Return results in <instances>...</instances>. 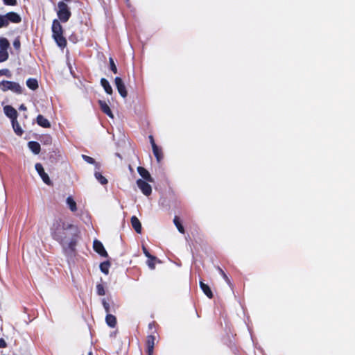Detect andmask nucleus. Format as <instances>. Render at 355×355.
<instances>
[{
	"label": "nucleus",
	"mask_w": 355,
	"mask_h": 355,
	"mask_svg": "<svg viewBox=\"0 0 355 355\" xmlns=\"http://www.w3.org/2000/svg\"><path fill=\"white\" fill-rule=\"evenodd\" d=\"M50 232L52 238L61 245L66 254H71L75 251L80 237V230L76 225L68 220L58 218L53 222Z\"/></svg>",
	"instance_id": "nucleus-1"
},
{
	"label": "nucleus",
	"mask_w": 355,
	"mask_h": 355,
	"mask_svg": "<svg viewBox=\"0 0 355 355\" xmlns=\"http://www.w3.org/2000/svg\"><path fill=\"white\" fill-rule=\"evenodd\" d=\"M52 36L56 44L60 48H64L67 45V40L63 36V29L58 19H55L52 24Z\"/></svg>",
	"instance_id": "nucleus-2"
},
{
	"label": "nucleus",
	"mask_w": 355,
	"mask_h": 355,
	"mask_svg": "<svg viewBox=\"0 0 355 355\" xmlns=\"http://www.w3.org/2000/svg\"><path fill=\"white\" fill-rule=\"evenodd\" d=\"M56 12L58 17V20L63 23L67 22L71 15L70 9L64 1H59L58 3Z\"/></svg>",
	"instance_id": "nucleus-3"
},
{
	"label": "nucleus",
	"mask_w": 355,
	"mask_h": 355,
	"mask_svg": "<svg viewBox=\"0 0 355 355\" xmlns=\"http://www.w3.org/2000/svg\"><path fill=\"white\" fill-rule=\"evenodd\" d=\"M0 89L3 92L10 90L17 94L21 93V87L17 83L8 80L0 82Z\"/></svg>",
	"instance_id": "nucleus-4"
},
{
	"label": "nucleus",
	"mask_w": 355,
	"mask_h": 355,
	"mask_svg": "<svg viewBox=\"0 0 355 355\" xmlns=\"http://www.w3.org/2000/svg\"><path fill=\"white\" fill-rule=\"evenodd\" d=\"M35 168L43 182L48 185H51L52 182L48 174L45 173L42 165L40 163H37L35 164Z\"/></svg>",
	"instance_id": "nucleus-5"
},
{
	"label": "nucleus",
	"mask_w": 355,
	"mask_h": 355,
	"mask_svg": "<svg viewBox=\"0 0 355 355\" xmlns=\"http://www.w3.org/2000/svg\"><path fill=\"white\" fill-rule=\"evenodd\" d=\"M137 187L140 189L143 194L148 196L152 193L151 186L145 180L139 179L137 180Z\"/></svg>",
	"instance_id": "nucleus-6"
},
{
	"label": "nucleus",
	"mask_w": 355,
	"mask_h": 355,
	"mask_svg": "<svg viewBox=\"0 0 355 355\" xmlns=\"http://www.w3.org/2000/svg\"><path fill=\"white\" fill-rule=\"evenodd\" d=\"M114 83L119 94L123 98H125L128 95V92L122 79L119 77H116L114 79Z\"/></svg>",
	"instance_id": "nucleus-7"
},
{
	"label": "nucleus",
	"mask_w": 355,
	"mask_h": 355,
	"mask_svg": "<svg viewBox=\"0 0 355 355\" xmlns=\"http://www.w3.org/2000/svg\"><path fill=\"white\" fill-rule=\"evenodd\" d=\"M93 248H94V250L98 254H99L101 256H103V257L107 256V253L106 250H105L104 246L101 241H99L98 240H95L93 243Z\"/></svg>",
	"instance_id": "nucleus-8"
},
{
	"label": "nucleus",
	"mask_w": 355,
	"mask_h": 355,
	"mask_svg": "<svg viewBox=\"0 0 355 355\" xmlns=\"http://www.w3.org/2000/svg\"><path fill=\"white\" fill-rule=\"evenodd\" d=\"M137 171L144 180L149 182H154V179L146 168L139 166L137 168Z\"/></svg>",
	"instance_id": "nucleus-9"
},
{
	"label": "nucleus",
	"mask_w": 355,
	"mask_h": 355,
	"mask_svg": "<svg viewBox=\"0 0 355 355\" xmlns=\"http://www.w3.org/2000/svg\"><path fill=\"white\" fill-rule=\"evenodd\" d=\"M3 110H4L5 114L8 117H9L12 120V121L13 120L17 119V112L16 110L14 109L12 106L6 105L4 107Z\"/></svg>",
	"instance_id": "nucleus-10"
},
{
	"label": "nucleus",
	"mask_w": 355,
	"mask_h": 355,
	"mask_svg": "<svg viewBox=\"0 0 355 355\" xmlns=\"http://www.w3.org/2000/svg\"><path fill=\"white\" fill-rule=\"evenodd\" d=\"M6 17L8 24L10 21L12 23H19L21 20V17L17 13L14 12L7 13Z\"/></svg>",
	"instance_id": "nucleus-11"
},
{
	"label": "nucleus",
	"mask_w": 355,
	"mask_h": 355,
	"mask_svg": "<svg viewBox=\"0 0 355 355\" xmlns=\"http://www.w3.org/2000/svg\"><path fill=\"white\" fill-rule=\"evenodd\" d=\"M155 337L153 335H150L147 337L146 345L148 355H153V348L155 345Z\"/></svg>",
	"instance_id": "nucleus-12"
},
{
	"label": "nucleus",
	"mask_w": 355,
	"mask_h": 355,
	"mask_svg": "<svg viewBox=\"0 0 355 355\" xmlns=\"http://www.w3.org/2000/svg\"><path fill=\"white\" fill-rule=\"evenodd\" d=\"M98 103H99V105H100V107H101V110L105 114H106L107 116H109L111 118L114 117V116H113V114L112 113V111H111L109 105L107 104L106 102L103 101H99Z\"/></svg>",
	"instance_id": "nucleus-13"
},
{
	"label": "nucleus",
	"mask_w": 355,
	"mask_h": 355,
	"mask_svg": "<svg viewBox=\"0 0 355 355\" xmlns=\"http://www.w3.org/2000/svg\"><path fill=\"white\" fill-rule=\"evenodd\" d=\"M131 224L132 227L137 233L141 232V224L136 216H132L131 218Z\"/></svg>",
	"instance_id": "nucleus-14"
},
{
	"label": "nucleus",
	"mask_w": 355,
	"mask_h": 355,
	"mask_svg": "<svg viewBox=\"0 0 355 355\" xmlns=\"http://www.w3.org/2000/svg\"><path fill=\"white\" fill-rule=\"evenodd\" d=\"M37 123L39 125L43 128H50L51 123L48 119L44 118L42 115H38L37 117Z\"/></svg>",
	"instance_id": "nucleus-15"
},
{
	"label": "nucleus",
	"mask_w": 355,
	"mask_h": 355,
	"mask_svg": "<svg viewBox=\"0 0 355 355\" xmlns=\"http://www.w3.org/2000/svg\"><path fill=\"white\" fill-rule=\"evenodd\" d=\"M28 147L35 155L39 154L40 152V145L36 141H29L28 143Z\"/></svg>",
	"instance_id": "nucleus-16"
},
{
	"label": "nucleus",
	"mask_w": 355,
	"mask_h": 355,
	"mask_svg": "<svg viewBox=\"0 0 355 355\" xmlns=\"http://www.w3.org/2000/svg\"><path fill=\"white\" fill-rule=\"evenodd\" d=\"M200 287L202 290L203 293L209 297L212 298L213 297V293L209 288V286L202 282V281L200 282Z\"/></svg>",
	"instance_id": "nucleus-17"
},
{
	"label": "nucleus",
	"mask_w": 355,
	"mask_h": 355,
	"mask_svg": "<svg viewBox=\"0 0 355 355\" xmlns=\"http://www.w3.org/2000/svg\"><path fill=\"white\" fill-rule=\"evenodd\" d=\"M101 85L107 94H112L113 92L112 88L109 82L104 78L101 80Z\"/></svg>",
	"instance_id": "nucleus-18"
},
{
	"label": "nucleus",
	"mask_w": 355,
	"mask_h": 355,
	"mask_svg": "<svg viewBox=\"0 0 355 355\" xmlns=\"http://www.w3.org/2000/svg\"><path fill=\"white\" fill-rule=\"evenodd\" d=\"M66 202L71 211L74 212L77 210L76 202L74 201L72 197L69 196L66 200Z\"/></svg>",
	"instance_id": "nucleus-19"
},
{
	"label": "nucleus",
	"mask_w": 355,
	"mask_h": 355,
	"mask_svg": "<svg viewBox=\"0 0 355 355\" xmlns=\"http://www.w3.org/2000/svg\"><path fill=\"white\" fill-rule=\"evenodd\" d=\"M106 323L110 327H114L116 324V319L115 316L111 314H107L105 318Z\"/></svg>",
	"instance_id": "nucleus-20"
},
{
	"label": "nucleus",
	"mask_w": 355,
	"mask_h": 355,
	"mask_svg": "<svg viewBox=\"0 0 355 355\" xmlns=\"http://www.w3.org/2000/svg\"><path fill=\"white\" fill-rule=\"evenodd\" d=\"M26 85L31 89L35 90L38 87V83L35 78H28L26 80Z\"/></svg>",
	"instance_id": "nucleus-21"
},
{
	"label": "nucleus",
	"mask_w": 355,
	"mask_h": 355,
	"mask_svg": "<svg viewBox=\"0 0 355 355\" xmlns=\"http://www.w3.org/2000/svg\"><path fill=\"white\" fill-rule=\"evenodd\" d=\"M12 128H13V130L15 131V132L17 135H19L21 136L22 134H23V130L19 125V123H18V121H17V119L15 120H13L12 121Z\"/></svg>",
	"instance_id": "nucleus-22"
},
{
	"label": "nucleus",
	"mask_w": 355,
	"mask_h": 355,
	"mask_svg": "<svg viewBox=\"0 0 355 355\" xmlns=\"http://www.w3.org/2000/svg\"><path fill=\"white\" fill-rule=\"evenodd\" d=\"M153 151L154 155L157 159V161L159 162L162 159V154L161 150L157 147V146L155 144H153Z\"/></svg>",
	"instance_id": "nucleus-23"
},
{
	"label": "nucleus",
	"mask_w": 355,
	"mask_h": 355,
	"mask_svg": "<svg viewBox=\"0 0 355 355\" xmlns=\"http://www.w3.org/2000/svg\"><path fill=\"white\" fill-rule=\"evenodd\" d=\"M9 46H10V43L6 38H4V37L0 38V50L7 51Z\"/></svg>",
	"instance_id": "nucleus-24"
},
{
	"label": "nucleus",
	"mask_w": 355,
	"mask_h": 355,
	"mask_svg": "<svg viewBox=\"0 0 355 355\" xmlns=\"http://www.w3.org/2000/svg\"><path fill=\"white\" fill-rule=\"evenodd\" d=\"M94 176L96 179L101 184H106L107 183V179L102 175V174L100 172L96 171L94 173Z\"/></svg>",
	"instance_id": "nucleus-25"
},
{
	"label": "nucleus",
	"mask_w": 355,
	"mask_h": 355,
	"mask_svg": "<svg viewBox=\"0 0 355 355\" xmlns=\"http://www.w3.org/2000/svg\"><path fill=\"white\" fill-rule=\"evenodd\" d=\"M110 263L108 261H105L100 264V269L102 272L105 275H107L109 272Z\"/></svg>",
	"instance_id": "nucleus-26"
},
{
	"label": "nucleus",
	"mask_w": 355,
	"mask_h": 355,
	"mask_svg": "<svg viewBox=\"0 0 355 355\" xmlns=\"http://www.w3.org/2000/svg\"><path fill=\"white\" fill-rule=\"evenodd\" d=\"M173 222H174L175 225V226H176V227L178 228V231H179L180 233H184V227H183V226L181 225V223H180L178 217L175 216V218H174V220H173Z\"/></svg>",
	"instance_id": "nucleus-27"
},
{
	"label": "nucleus",
	"mask_w": 355,
	"mask_h": 355,
	"mask_svg": "<svg viewBox=\"0 0 355 355\" xmlns=\"http://www.w3.org/2000/svg\"><path fill=\"white\" fill-rule=\"evenodd\" d=\"M8 58V51L6 50H0V62L6 61Z\"/></svg>",
	"instance_id": "nucleus-28"
},
{
	"label": "nucleus",
	"mask_w": 355,
	"mask_h": 355,
	"mask_svg": "<svg viewBox=\"0 0 355 355\" xmlns=\"http://www.w3.org/2000/svg\"><path fill=\"white\" fill-rule=\"evenodd\" d=\"M8 25L7 18L5 15H0V28L7 26Z\"/></svg>",
	"instance_id": "nucleus-29"
},
{
	"label": "nucleus",
	"mask_w": 355,
	"mask_h": 355,
	"mask_svg": "<svg viewBox=\"0 0 355 355\" xmlns=\"http://www.w3.org/2000/svg\"><path fill=\"white\" fill-rule=\"evenodd\" d=\"M156 261H157V258L155 257V259H148V260L147 261V265L151 270H153L155 268V262Z\"/></svg>",
	"instance_id": "nucleus-30"
},
{
	"label": "nucleus",
	"mask_w": 355,
	"mask_h": 355,
	"mask_svg": "<svg viewBox=\"0 0 355 355\" xmlns=\"http://www.w3.org/2000/svg\"><path fill=\"white\" fill-rule=\"evenodd\" d=\"M96 291L99 295H104L105 294L104 287L102 284H98L96 286Z\"/></svg>",
	"instance_id": "nucleus-31"
},
{
	"label": "nucleus",
	"mask_w": 355,
	"mask_h": 355,
	"mask_svg": "<svg viewBox=\"0 0 355 355\" xmlns=\"http://www.w3.org/2000/svg\"><path fill=\"white\" fill-rule=\"evenodd\" d=\"M82 157L86 162H87L89 164H95V160L89 156L83 155Z\"/></svg>",
	"instance_id": "nucleus-32"
},
{
	"label": "nucleus",
	"mask_w": 355,
	"mask_h": 355,
	"mask_svg": "<svg viewBox=\"0 0 355 355\" xmlns=\"http://www.w3.org/2000/svg\"><path fill=\"white\" fill-rule=\"evenodd\" d=\"M110 69L114 73H117V68L114 64V62L112 58H110Z\"/></svg>",
	"instance_id": "nucleus-33"
},
{
	"label": "nucleus",
	"mask_w": 355,
	"mask_h": 355,
	"mask_svg": "<svg viewBox=\"0 0 355 355\" xmlns=\"http://www.w3.org/2000/svg\"><path fill=\"white\" fill-rule=\"evenodd\" d=\"M102 304H103V308H104L105 312L106 313H109L110 312V304H109V303L107 302L105 299H103Z\"/></svg>",
	"instance_id": "nucleus-34"
},
{
	"label": "nucleus",
	"mask_w": 355,
	"mask_h": 355,
	"mask_svg": "<svg viewBox=\"0 0 355 355\" xmlns=\"http://www.w3.org/2000/svg\"><path fill=\"white\" fill-rule=\"evenodd\" d=\"M0 75L1 76H6L8 77L11 76V74H10L9 70L6 69L0 70Z\"/></svg>",
	"instance_id": "nucleus-35"
},
{
	"label": "nucleus",
	"mask_w": 355,
	"mask_h": 355,
	"mask_svg": "<svg viewBox=\"0 0 355 355\" xmlns=\"http://www.w3.org/2000/svg\"><path fill=\"white\" fill-rule=\"evenodd\" d=\"M4 4L8 5V6H15L17 3L16 0H3Z\"/></svg>",
	"instance_id": "nucleus-36"
},
{
	"label": "nucleus",
	"mask_w": 355,
	"mask_h": 355,
	"mask_svg": "<svg viewBox=\"0 0 355 355\" xmlns=\"http://www.w3.org/2000/svg\"><path fill=\"white\" fill-rule=\"evenodd\" d=\"M143 252L144 253V254L146 255V257H148V259H155V257L154 256H152L148 252V250L146 249L145 247H143Z\"/></svg>",
	"instance_id": "nucleus-37"
},
{
	"label": "nucleus",
	"mask_w": 355,
	"mask_h": 355,
	"mask_svg": "<svg viewBox=\"0 0 355 355\" xmlns=\"http://www.w3.org/2000/svg\"><path fill=\"white\" fill-rule=\"evenodd\" d=\"M7 346V344L4 339L0 338V348H4Z\"/></svg>",
	"instance_id": "nucleus-38"
},
{
	"label": "nucleus",
	"mask_w": 355,
	"mask_h": 355,
	"mask_svg": "<svg viewBox=\"0 0 355 355\" xmlns=\"http://www.w3.org/2000/svg\"><path fill=\"white\" fill-rule=\"evenodd\" d=\"M13 46L15 49H19L20 47V42L19 40H15L13 42Z\"/></svg>",
	"instance_id": "nucleus-39"
},
{
	"label": "nucleus",
	"mask_w": 355,
	"mask_h": 355,
	"mask_svg": "<svg viewBox=\"0 0 355 355\" xmlns=\"http://www.w3.org/2000/svg\"><path fill=\"white\" fill-rule=\"evenodd\" d=\"M219 270V272L222 275V276L223 277V278L227 281V282H229V279L228 277H227V275H225V273L223 272V270L220 268H218Z\"/></svg>",
	"instance_id": "nucleus-40"
},
{
	"label": "nucleus",
	"mask_w": 355,
	"mask_h": 355,
	"mask_svg": "<svg viewBox=\"0 0 355 355\" xmlns=\"http://www.w3.org/2000/svg\"><path fill=\"white\" fill-rule=\"evenodd\" d=\"M149 139H150V144H151V146H152V148H153V144H155V141H154V139H153V136H150V137H149Z\"/></svg>",
	"instance_id": "nucleus-41"
},
{
	"label": "nucleus",
	"mask_w": 355,
	"mask_h": 355,
	"mask_svg": "<svg viewBox=\"0 0 355 355\" xmlns=\"http://www.w3.org/2000/svg\"><path fill=\"white\" fill-rule=\"evenodd\" d=\"M19 110H26V107L24 105H21L20 107H19Z\"/></svg>",
	"instance_id": "nucleus-42"
},
{
	"label": "nucleus",
	"mask_w": 355,
	"mask_h": 355,
	"mask_svg": "<svg viewBox=\"0 0 355 355\" xmlns=\"http://www.w3.org/2000/svg\"><path fill=\"white\" fill-rule=\"evenodd\" d=\"M71 1V0H63L62 1H67V2H68V1Z\"/></svg>",
	"instance_id": "nucleus-43"
},
{
	"label": "nucleus",
	"mask_w": 355,
	"mask_h": 355,
	"mask_svg": "<svg viewBox=\"0 0 355 355\" xmlns=\"http://www.w3.org/2000/svg\"><path fill=\"white\" fill-rule=\"evenodd\" d=\"M89 355H92V352H89Z\"/></svg>",
	"instance_id": "nucleus-44"
}]
</instances>
